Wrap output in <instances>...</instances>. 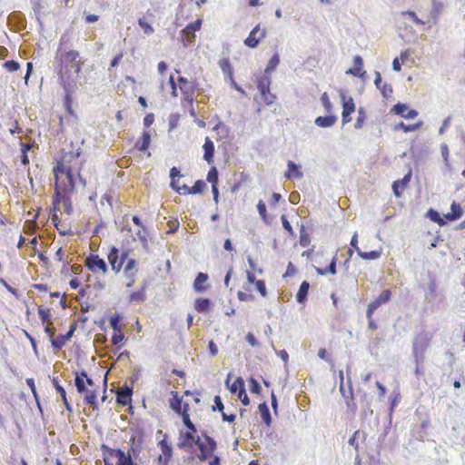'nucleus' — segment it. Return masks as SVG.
Returning a JSON list of instances; mask_svg holds the SVG:
<instances>
[{
  "instance_id": "f257e3e1",
  "label": "nucleus",
  "mask_w": 465,
  "mask_h": 465,
  "mask_svg": "<svg viewBox=\"0 0 465 465\" xmlns=\"http://www.w3.org/2000/svg\"><path fill=\"white\" fill-rule=\"evenodd\" d=\"M84 163L81 149L64 152L53 168L54 175V193L53 196L52 220H58L57 212L64 210L68 215L73 213L72 193L74 191L76 180L85 186V181L81 177L80 171Z\"/></svg>"
},
{
  "instance_id": "f03ea898",
  "label": "nucleus",
  "mask_w": 465,
  "mask_h": 465,
  "mask_svg": "<svg viewBox=\"0 0 465 465\" xmlns=\"http://www.w3.org/2000/svg\"><path fill=\"white\" fill-rule=\"evenodd\" d=\"M70 42L68 35H62L54 55V72L58 83L69 92L75 84L77 76L84 65L80 53L76 50H66L64 45Z\"/></svg>"
},
{
  "instance_id": "7ed1b4c3",
  "label": "nucleus",
  "mask_w": 465,
  "mask_h": 465,
  "mask_svg": "<svg viewBox=\"0 0 465 465\" xmlns=\"http://www.w3.org/2000/svg\"><path fill=\"white\" fill-rule=\"evenodd\" d=\"M107 260L111 266V270L118 274L122 269L125 279V286L131 288L135 282L138 273V263L135 259L128 257V252L120 251L115 246H111L107 252Z\"/></svg>"
},
{
  "instance_id": "20e7f679",
  "label": "nucleus",
  "mask_w": 465,
  "mask_h": 465,
  "mask_svg": "<svg viewBox=\"0 0 465 465\" xmlns=\"http://www.w3.org/2000/svg\"><path fill=\"white\" fill-rule=\"evenodd\" d=\"M169 84L172 88L171 95L174 98L181 94V105L183 108H190L193 111L194 96L198 90V83L196 80H189L184 76H178L174 79L173 75H170Z\"/></svg>"
},
{
  "instance_id": "39448f33",
  "label": "nucleus",
  "mask_w": 465,
  "mask_h": 465,
  "mask_svg": "<svg viewBox=\"0 0 465 465\" xmlns=\"http://www.w3.org/2000/svg\"><path fill=\"white\" fill-rule=\"evenodd\" d=\"M74 384L79 393H84V403L93 410H97V388L94 381L87 376L84 371L75 373Z\"/></svg>"
},
{
  "instance_id": "423d86ee",
  "label": "nucleus",
  "mask_w": 465,
  "mask_h": 465,
  "mask_svg": "<svg viewBox=\"0 0 465 465\" xmlns=\"http://www.w3.org/2000/svg\"><path fill=\"white\" fill-rule=\"evenodd\" d=\"M195 445L198 447L199 454L197 457L201 461L208 460L209 465H220V458L214 455L217 444L212 437L203 433L202 437L197 436Z\"/></svg>"
},
{
  "instance_id": "0eeeda50",
  "label": "nucleus",
  "mask_w": 465,
  "mask_h": 465,
  "mask_svg": "<svg viewBox=\"0 0 465 465\" xmlns=\"http://www.w3.org/2000/svg\"><path fill=\"white\" fill-rule=\"evenodd\" d=\"M103 452L104 465H136L131 458L130 453L125 454L120 449H113L105 444L101 446Z\"/></svg>"
},
{
  "instance_id": "6e6552de",
  "label": "nucleus",
  "mask_w": 465,
  "mask_h": 465,
  "mask_svg": "<svg viewBox=\"0 0 465 465\" xmlns=\"http://www.w3.org/2000/svg\"><path fill=\"white\" fill-rule=\"evenodd\" d=\"M171 398L169 400L170 408L179 416L182 417L183 424L192 425L190 418V404L184 401L183 396L175 391H171Z\"/></svg>"
},
{
  "instance_id": "1a4fd4ad",
  "label": "nucleus",
  "mask_w": 465,
  "mask_h": 465,
  "mask_svg": "<svg viewBox=\"0 0 465 465\" xmlns=\"http://www.w3.org/2000/svg\"><path fill=\"white\" fill-rule=\"evenodd\" d=\"M413 345V356L415 359V362L421 364L424 361V352L429 346V338L427 333L420 332L418 333L412 341Z\"/></svg>"
},
{
  "instance_id": "9d476101",
  "label": "nucleus",
  "mask_w": 465,
  "mask_h": 465,
  "mask_svg": "<svg viewBox=\"0 0 465 465\" xmlns=\"http://www.w3.org/2000/svg\"><path fill=\"white\" fill-rule=\"evenodd\" d=\"M84 266L94 274L105 275L108 272V266L105 261L98 254L91 253L84 260Z\"/></svg>"
},
{
  "instance_id": "9b49d317",
  "label": "nucleus",
  "mask_w": 465,
  "mask_h": 465,
  "mask_svg": "<svg viewBox=\"0 0 465 465\" xmlns=\"http://www.w3.org/2000/svg\"><path fill=\"white\" fill-rule=\"evenodd\" d=\"M266 35L267 29L262 27L261 24H258L244 39L243 44L249 48H256L259 44L265 38Z\"/></svg>"
},
{
  "instance_id": "f8f14e48",
  "label": "nucleus",
  "mask_w": 465,
  "mask_h": 465,
  "mask_svg": "<svg viewBox=\"0 0 465 465\" xmlns=\"http://www.w3.org/2000/svg\"><path fill=\"white\" fill-rule=\"evenodd\" d=\"M187 428L185 432H180L179 435V447L185 449H191L196 443L197 436H195L197 430L195 425L192 422V425L184 424Z\"/></svg>"
},
{
  "instance_id": "ddd939ff",
  "label": "nucleus",
  "mask_w": 465,
  "mask_h": 465,
  "mask_svg": "<svg viewBox=\"0 0 465 465\" xmlns=\"http://www.w3.org/2000/svg\"><path fill=\"white\" fill-rule=\"evenodd\" d=\"M219 66H220L221 70L223 71L226 79H228L230 81L232 86L234 89L241 91V88L237 85V84L234 80L233 69H232V64H231L229 58L221 59L219 61Z\"/></svg>"
},
{
  "instance_id": "4468645a",
  "label": "nucleus",
  "mask_w": 465,
  "mask_h": 465,
  "mask_svg": "<svg viewBox=\"0 0 465 465\" xmlns=\"http://www.w3.org/2000/svg\"><path fill=\"white\" fill-rule=\"evenodd\" d=\"M133 388L124 384L116 391V401L122 406H126L132 402Z\"/></svg>"
},
{
  "instance_id": "2eb2a0df",
  "label": "nucleus",
  "mask_w": 465,
  "mask_h": 465,
  "mask_svg": "<svg viewBox=\"0 0 465 465\" xmlns=\"http://www.w3.org/2000/svg\"><path fill=\"white\" fill-rule=\"evenodd\" d=\"M158 445L162 452L158 458L159 462L163 465H167L173 456V449L167 441L166 436L159 441Z\"/></svg>"
},
{
  "instance_id": "dca6fc26",
  "label": "nucleus",
  "mask_w": 465,
  "mask_h": 465,
  "mask_svg": "<svg viewBox=\"0 0 465 465\" xmlns=\"http://www.w3.org/2000/svg\"><path fill=\"white\" fill-rule=\"evenodd\" d=\"M391 112L396 115H400L407 120L414 119L418 115V111L414 109H408V105L403 103H397L391 108Z\"/></svg>"
},
{
  "instance_id": "f3484780",
  "label": "nucleus",
  "mask_w": 465,
  "mask_h": 465,
  "mask_svg": "<svg viewBox=\"0 0 465 465\" xmlns=\"http://www.w3.org/2000/svg\"><path fill=\"white\" fill-rule=\"evenodd\" d=\"M246 276H247L248 284L246 286H244L245 292L239 291L237 292V298L241 302H249V301L254 300V296L252 293H250V291H251L250 286L252 284H254L257 280L255 279L254 273L252 272H247Z\"/></svg>"
},
{
  "instance_id": "a211bd4d",
  "label": "nucleus",
  "mask_w": 465,
  "mask_h": 465,
  "mask_svg": "<svg viewBox=\"0 0 465 465\" xmlns=\"http://www.w3.org/2000/svg\"><path fill=\"white\" fill-rule=\"evenodd\" d=\"M351 74L361 78L362 82H366L369 79L367 72L363 70V59L361 56L356 55L353 58V65L351 67Z\"/></svg>"
},
{
  "instance_id": "6ab92c4d",
  "label": "nucleus",
  "mask_w": 465,
  "mask_h": 465,
  "mask_svg": "<svg viewBox=\"0 0 465 465\" xmlns=\"http://www.w3.org/2000/svg\"><path fill=\"white\" fill-rule=\"evenodd\" d=\"M391 297L390 290H383L381 294L368 305L369 314L373 313L380 306L387 303Z\"/></svg>"
},
{
  "instance_id": "aec40b11",
  "label": "nucleus",
  "mask_w": 465,
  "mask_h": 465,
  "mask_svg": "<svg viewBox=\"0 0 465 465\" xmlns=\"http://www.w3.org/2000/svg\"><path fill=\"white\" fill-rule=\"evenodd\" d=\"M206 187L205 183L203 180H197L193 187L183 185L182 188H176V192L183 195L201 193Z\"/></svg>"
},
{
  "instance_id": "412c9836",
  "label": "nucleus",
  "mask_w": 465,
  "mask_h": 465,
  "mask_svg": "<svg viewBox=\"0 0 465 465\" xmlns=\"http://www.w3.org/2000/svg\"><path fill=\"white\" fill-rule=\"evenodd\" d=\"M375 86L380 90L381 95L388 99L391 96L393 90L391 84H382L381 74L380 72H375V79H374Z\"/></svg>"
},
{
  "instance_id": "4be33fe9",
  "label": "nucleus",
  "mask_w": 465,
  "mask_h": 465,
  "mask_svg": "<svg viewBox=\"0 0 465 465\" xmlns=\"http://www.w3.org/2000/svg\"><path fill=\"white\" fill-rule=\"evenodd\" d=\"M412 176L411 169L403 176L402 179L397 180L392 183V191L396 197H400L401 195V190H403L408 183H410Z\"/></svg>"
},
{
  "instance_id": "5701e85b",
  "label": "nucleus",
  "mask_w": 465,
  "mask_h": 465,
  "mask_svg": "<svg viewBox=\"0 0 465 465\" xmlns=\"http://www.w3.org/2000/svg\"><path fill=\"white\" fill-rule=\"evenodd\" d=\"M203 148L204 151L203 159L209 164L213 163V155H214V144H213V142L209 137L205 138Z\"/></svg>"
},
{
  "instance_id": "b1692460",
  "label": "nucleus",
  "mask_w": 465,
  "mask_h": 465,
  "mask_svg": "<svg viewBox=\"0 0 465 465\" xmlns=\"http://www.w3.org/2000/svg\"><path fill=\"white\" fill-rule=\"evenodd\" d=\"M463 215V210L460 203L453 202L450 205V212L444 214L445 219L448 221H456Z\"/></svg>"
},
{
  "instance_id": "393cba45",
  "label": "nucleus",
  "mask_w": 465,
  "mask_h": 465,
  "mask_svg": "<svg viewBox=\"0 0 465 465\" xmlns=\"http://www.w3.org/2000/svg\"><path fill=\"white\" fill-rule=\"evenodd\" d=\"M231 379V374H228L226 379V384L229 387L231 392L235 393L238 392V394H242L244 388V381L242 378L238 377L234 380V381L232 383V385L229 386V381Z\"/></svg>"
},
{
  "instance_id": "a878e982",
  "label": "nucleus",
  "mask_w": 465,
  "mask_h": 465,
  "mask_svg": "<svg viewBox=\"0 0 465 465\" xmlns=\"http://www.w3.org/2000/svg\"><path fill=\"white\" fill-rule=\"evenodd\" d=\"M303 173L292 161L288 162V170L285 173V177L288 179H301Z\"/></svg>"
},
{
  "instance_id": "bb28decb",
  "label": "nucleus",
  "mask_w": 465,
  "mask_h": 465,
  "mask_svg": "<svg viewBox=\"0 0 465 465\" xmlns=\"http://www.w3.org/2000/svg\"><path fill=\"white\" fill-rule=\"evenodd\" d=\"M337 121V117L329 114L326 116H319L315 119V124L319 127L326 128L332 126Z\"/></svg>"
},
{
  "instance_id": "cd10ccee",
  "label": "nucleus",
  "mask_w": 465,
  "mask_h": 465,
  "mask_svg": "<svg viewBox=\"0 0 465 465\" xmlns=\"http://www.w3.org/2000/svg\"><path fill=\"white\" fill-rule=\"evenodd\" d=\"M194 309L199 313L208 312L211 309V301L208 298H199L194 302Z\"/></svg>"
},
{
  "instance_id": "c85d7f7f",
  "label": "nucleus",
  "mask_w": 465,
  "mask_h": 465,
  "mask_svg": "<svg viewBox=\"0 0 465 465\" xmlns=\"http://www.w3.org/2000/svg\"><path fill=\"white\" fill-rule=\"evenodd\" d=\"M309 288L310 284L308 282L304 281L301 283L296 294V300L299 303H304L307 301Z\"/></svg>"
},
{
  "instance_id": "c756f323",
  "label": "nucleus",
  "mask_w": 465,
  "mask_h": 465,
  "mask_svg": "<svg viewBox=\"0 0 465 465\" xmlns=\"http://www.w3.org/2000/svg\"><path fill=\"white\" fill-rule=\"evenodd\" d=\"M423 124L422 121H420L413 124H406L403 122H400L394 126V130H402L404 133L415 132L420 129Z\"/></svg>"
},
{
  "instance_id": "7c9ffc66",
  "label": "nucleus",
  "mask_w": 465,
  "mask_h": 465,
  "mask_svg": "<svg viewBox=\"0 0 465 465\" xmlns=\"http://www.w3.org/2000/svg\"><path fill=\"white\" fill-rule=\"evenodd\" d=\"M151 142V135L149 132L144 131L142 134V137L136 142L135 148L139 151H145L148 149Z\"/></svg>"
},
{
  "instance_id": "2f4dec72",
  "label": "nucleus",
  "mask_w": 465,
  "mask_h": 465,
  "mask_svg": "<svg viewBox=\"0 0 465 465\" xmlns=\"http://www.w3.org/2000/svg\"><path fill=\"white\" fill-rule=\"evenodd\" d=\"M208 280V275L203 272H199L196 276L194 282H193V288L197 292H203L207 289L206 286H204V283Z\"/></svg>"
},
{
  "instance_id": "473e14b6",
  "label": "nucleus",
  "mask_w": 465,
  "mask_h": 465,
  "mask_svg": "<svg viewBox=\"0 0 465 465\" xmlns=\"http://www.w3.org/2000/svg\"><path fill=\"white\" fill-rule=\"evenodd\" d=\"M258 409L262 420L266 424V426H270L272 422V418L267 404L265 402H262L259 404Z\"/></svg>"
},
{
  "instance_id": "72a5a7b5",
  "label": "nucleus",
  "mask_w": 465,
  "mask_h": 465,
  "mask_svg": "<svg viewBox=\"0 0 465 465\" xmlns=\"http://www.w3.org/2000/svg\"><path fill=\"white\" fill-rule=\"evenodd\" d=\"M271 77L265 74L257 79V88L260 93H264L270 89Z\"/></svg>"
},
{
  "instance_id": "f704fd0d",
  "label": "nucleus",
  "mask_w": 465,
  "mask_h": 465,
  "mask_svg": "<svg viewBox=\"0 0 465 465\" xmlns=\"http://www.w3.org/2000/svg\"><path fill=\"white\" fill-rule=\"evenodd\" d=\"M37 312L43 324L53 322L51 310L49 308L39 306Z\"/></svg>"
},
{
  "instance_id": "c9c22d12",
  "label": "nucleus",
  "mask_w": 465,
  "mask_h": 465,
  "mask_svg": "<svg viewBox=\"0 0 465 465\" xmlns=\"http://www.w3.org/2000/svg\"><path fill=\"white\" fill-rule=\"evenodd\" d=\"M426 217L429 218L431 222L440 225H444L446 223V222L440 216V213L432 208L428 210Z\"/></svg>"
},
{
  "instance_id": "e433bc0d",
  "label": "nucleus",
  "mask_w": 465,
  "mask_h": 465,
  "mask_svg": "<svg viewBox=\"0 0 465 465\" xmlns=\"http://www.w3.org/2000/svg\"><path fill=\"white\" fill-rule=\"evenodd\" d=\"M50 341H51V344H52V347L56 350V351H59L61 350L64 345L65 343L68 341L64 335H57V336H54L50 339Z\"/></svg>"
},
{
  "instance_id": "4c0bfd02",
  "label": "nucleus",
  "mask_w": 465,
  "mask_h": 465,
  "mask_svg": "<svg viewBox=\"0 0 465 465\" xmlns=\"http://www.w3.org/2000/svg\"><path fill=\"white\" fill-rule=\"evenodd\" d=\"M54 385L56 391L61 395V398L63 400V402H64L66 410L69 411H72V407L67 401L66 392H65V390L64 389V387L62 385H60L58 383V381H54Z\"/></svg>"
},
{
  "instance_id": "58836bf2",
  "label": "nucleus",
  "mask_w": 465,
  "mask_h": 465,
  "mask_svg": "<svg viewBox=\"0 0 465 465\" xmlns=\"http://www.w3.org/2000/svg\"><path fill=\"white\" fill-rule=\"evenodd\" d=\"M437 295V285L434 281H430L428 284V288L425 293L426 300L430 302Z\"/></svg>"
},
{
  "instance_id": "ea45409f",
  "label": "nucleus",
  "mask_w": 465,
  "mask_h": 465,
  "mask_svg": "<svg viewBox=\"0 0 465 465\" xmlns=\"http://www.w3.org/2000/svg\"><path fill=\"white\" fill-rule=\"evenodd\" d=\"M203 20L201 18L195 20L187 25V26L183 29V33L195 35L196 31H199L202 26Z\"/></svg>"
},
{
  "instance_id": "a19ab883",
  "label": "nucleus",
  "mask_w": 465,
  "mask_h": 465,
  "mask_svg": "<svg viewBox=\"0 0 465 465\" xmlns=\"http://www.w3.org/2000/svg\"><path fill=\"white\" fill-rule=\"evenodd\" d=\"M358 255L364 260H376L381 257V252L380 251L362 252L357 249Z\"/></svg>"
},
{
  "instance_id": "79ce46f5",
  "label": "nucleus",
  "mask_w": 465,
  "mask_h": 465,
  "mask_svg": "<svg viewBox=\"0 0 465 465\" xmlns=\"http://www.w3.org/2000/svg\"><path fill=\"white\" fill-rule=\"evenodd\" d=\"M151 23L142 17L138 19V25L146 35H151L154 33V28L151 25Z\"/></svg>"
},
{
  "instance_id": "37998d69",
  "label": "nucleus",
  "mask_w": 465,
  "mask_h": 465,
  "mask_svg": "<svg viewBox=\"0 0 465 465\" xmlns=\"http://www.w3.org/2000/svg\"><path fill=\"white\" fill-rule=\"evenodd\" d=\"M280 63V56L276 53L272 55V57L269 60L266 68L264 70V73L266 74H269L271 72H272L279 64Z\"/></svg>"
},
{
  "instance_id": "c03bdc74",
  "label": "nucleus",
  "mask_w": 465,
  "mask_h": 465,
  "mask_svg": "<svg viewBox=\"0 0 465 465\" xmlns=\"http://www.w3.org/2000/svg\"><path fill=\"white\" fill-rule=\"evenodd\" d=\"M170 177H171V186L172 188L176 192V188H182L180 185H178V179L176 177H180V171L176 167H173L170 171Z\"/></svg>"
},
{
  "instance_id": "a18cd8bd",
  "label": "nucleus",
  "mask_w": 465,
  "mask_h": 465,
  "mask_svg": "<svg viewBox=\"0 0 465 465\" xmlns=\"http://www.w3.org/2000/svg\"><path fill=\"white\" fill-rule=\"evenodd\" d=\"M257 210H258V213H259L261 218L262 219V221L264 223H268L269 218H268V214H267L266 205L263 201L260 200L258 202Z\"/></svg>"
},
{
  "instance_id": "49530a36",
  "label": "nucleus",
  "mask_w": 465,
  "mask_h": 465,
  "mask_svg": "<svg viewBox=\"0 0 465 465\" xmlns=\"http://www.w3.org/2000/svg\"><path fill=\"white\" fill-rule=\"evenodd\" d=\"M130 302H143L145 300L144 288L138 292H134L129 295Z\"/></svg>"
},
{
  "instance_id": "de8ad7c7",
  "label": "nucleus",
  "mask_w": 465,
  "mask_h": 465,
  "mask_svg": "<svg viewBox=\"0 0 465 465\" xmlns=\"http://www.w3.org/2000/svg\"><path fill=\"white\" fill-rule=\"evenodd\" d=\"M206 179L209 183H212V185L218 184V171L216 167L213 166L209 170Z\"/></svg>"
},
{
  "instance_id": "09e8293b",
  "label": "nucleus",
  "mask_w": 465,
  "mask_h": 465,
  "mask_svg": "<svg viewBox=\"0 0 465 465\" xmlns=\"http://www.w3.org/2000/svg\"><path fill=\"white\" fill-rule=\"evenodd\" d=\"M260 94L262 101L268 105L272 104L276 100V96L271 93L270 89H268V91H265L264 93Z\"/></svg>"
},
{
  "instance_id": "8fccbe9b",
  "label": "nucleus",
  "mask_w": 465,
  "mask_h": 465,
  "mask_svg": "<svg viewBox=\"0 0 465 465\" xmlns=\"http://www.w3.org/2000/svg\"><path fill=\"white\" fill-rule=\"evenodd\" d=\"M281 220L282 223V226H283L284 230L287 232V233L289 234V236L293 237L295 235V233H294V231H293L290 222L287 219V216L285 214H282L281 216Z\"/></svg>"
},
{
  "instance_id": "3c124183",
  "label": "nucleus",
  "mask_w": 465,
  "mask_h": 465,
  "mask_svg": "<svg viewBox=\"0 0 465 465\" xmlns=\"http://www.w3.org/2000/svg\"><path fill=\"white\" fill-rule=\"evenodd\" d=\"M318 272L321 274H326V273L334 274L336 272V263H335L334 258L332 257L331 259V263L328 267H326L325 269H318Z\"/></svg>"
},
{
  "instance_id": "603ef678",
  "label": "nucleus",
  "mask_w": 465,
  "mask_h": 465,
  "mask_svg": "<svg viewBox=\"0 0 465 465\" xmlns=\"http://www.w3.org/2000/svg\"><path fill=\"white\" fill-rule=\"evenodd\" d=\"M3 67L8 72H15L19 69L20 64L15 60H9L3 64Z\"/></svg>"
},
{
  "instance_id": "864d4df0",
  "label": "nucleus",
  "mask_w": 465,
  "mask_h": 465,
  "mask_svg": "<svg viewBox=\"0 0 465 465\" xmlns=\"http://www.w3.org/2000/svg\"><path fill=\"white\" fill-rule=\"evenodd\" d=\"M124 338V335L122 331V329L114 331V334L111 339L113 345L119 344L120 342L123 341Z\"/></svg>"
},
{
  "instance_id": "5fc2aeb1",
  "label": "nucleus",
  "mask_w": 465,
  "mask_h": 465,
  "mask_svg": "<svg viewBox=\"0 0 465 465\" xmlns=\"http://www.w3.org/2000/svg\"><path fill=\"white\" fill-rule=\"evenodd\" d=\"M321 100H322V103L323 104V107L326 111L327 114H331V101L329 99V95L327 93H323L321 96Z\"/></svg>"
},
{
  "instance_id": "6e6d98bb",
  "label": "nucleus",
  "mask_w": 465,
  "mask_h": 465,
  "mask_svg": "<svg viewBox=\"0 0 465 465\" xmlns=\"http://www.w3.org/2000/svg\"><path fill=\"white\" fill-rule=\"evenodd\" d=\"M254 284H255L256 290L259 292V293L262 297H266L267 290H266V285H265L264 281L263 280H257Z\"/></svg>"
},
{
  "instance_id": "4d7b16f0",
  "label": "nucleus",
  "mask_w": 465,
  "mask_h": 465,
  "mask_svg": "<svg viewBox=\"0 0 465 465\" xmlns=\"http://www.w3.org/2000/svg\"><path fill=\"white\" fill-rule=\"evenodd\" d=\"M358 113H359V116H358V118L356 120L354 127L356 129H361L362 127L363 124H364L366 116H365L364 110L362 108H360Z\"/></svg>"
},
{
  "instance_id": "13d9d810",
  "label": "nucleus",
  "mask_w": 465,
  "mask_h": 465,
  "mask_svg": "<svg viewBox=\"0 0 465 465\" xmlns=\"http://www.w3.org/2000/svg\"><path fill=\"white\" fill-rule=\"evenodd\" d=\"M402 15L409 17L411 19L416 25H424V22L420 20L413 11L403 12Z\"/></svg>"
},
{
  "instance_id": "bf43d9fd",
  "label": "nucleus",
  "mask_w": 465,
  "mask_h": 465,
  "mask_svg": "<svg viewBox=\"0 0 465 465\" xmlns=\"http://www.w3.org/2000/svg\"><path fill=\"white\" fill-rule=\"evenodd\" d=\"M261 385L260 383L253 378L250 379V391L252 393L259 394L261 392Z\"/></svg>"
},
{
  "instance_id": "052dcab7",
  "label": "nucleus",
  "mask_w": 465,
  "mask_h": 465,
  "mask_svg": "<svg viewBox=\"0 0 465 465\" xmlns=\"http://www.w3.org/2000/svg\"><path fill=\"white\" fill-rule=\"evenodd\" d=\"M45 331L47 334L49 340L55 335V328L53 322L45 324Z\"/></svg>"
},
{
  "instance_id": "680f3d73",
  "label": "nucleus",
  "mask_w": 465,
  "mask_h": 465,
  "mask_svg": "<svg viewBox=\"0 0 465 465\" xmlns=\"http://www.w3.org/2000/svg\"><path fill=\"white\" fill-rule=\"evenodd\" d=\"M195 40V35L186 34L183 33V30L182 31V41L184 44V45H191Z\"/></svg>"
},
{
  "instance_id": "e2e57ef3",
  "label": "nucleus",
  "mask_w": 465,
  "mask_h": 465,
  "mask_svg": "<svg viewBox=\"0 0 465 465\" xmlns=\"http://www.w3.org/2000/svg\"><path fill=\"white\" fill-rule=\"evenodd\" d=\"M440 153L446 165H449V147L446 143L440 145Z\"/></svg>"
},
{
  "instance_id": "0e129e2a",
  "label": "nucleus",
  "mask_w": 465,
  "mask_h": 465,
  "mask_svg": "<svg viewBox=\"0 0 465 465\" xmlns=\"http://www.w3.org/2000/svg\"><path fill=\"white\" fill-rule=\"evenodd\" d=\"M109 322L114 331L121 330L120 319L117 315L112 316Z\"/></svg>"
},
{
  "instance_id": "69168bd1",
  "label": "nucleus",
  "mask_w": 465,
  "mask_h": 465,
  "mask_svg": "<svg viewBox=\"0 0 465 465\" xmlns=\"http://www.w3.org/2000/svg\"><path fill=\"white\" fill-rule=\"evenodd\" d=\"M214 403H215V406L213 407V411L218 410L221 413L223 412L224 405H223L222 399L219 395H216L214 397Z\"/></svg>"
},
{
  "instance_id": "338daca9",
  "label": "nucleus",
  "mask_w": 465,
  "mask_h": 465,
  "mask_svg": "<svg viewBox=\"0 0 465 465\" xmlns=\"http://www.w3.org/2000/svg\"><path fill=\"white\" fill-rule=\"evenodd\" d=\"M372 314L373 313H370L369 314V310L367 309V312H366V316H367V319H368V323H369V329L374 331L378 328L375 321L372 319Z\"/></svg>"
},
{
  "instance_id": "774afa93",
  "label": "nucleus",
  "mask_w": 465,
  "mask_h": 465,
  "mask_svg": "<svg viewBox=\"0 0 465 465\" xmlns=\"http://www.w3.org/2000/svg\"><path fill=\"white\" fill-rule=\"evenodd\" d=\"M208 348H209L210 354L212 356H215L218 353V348L213 340L209 341Z\"/></svg>"
}]
</instances>
